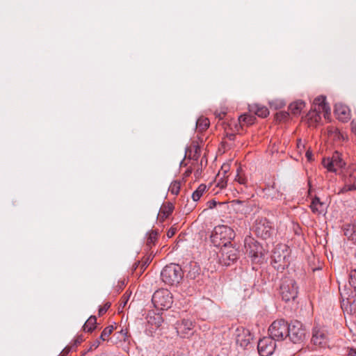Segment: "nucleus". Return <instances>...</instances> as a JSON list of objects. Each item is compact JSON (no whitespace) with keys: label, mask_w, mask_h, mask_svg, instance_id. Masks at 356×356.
<instances>
[{"label":"nucleus","mask_w":356,"mask_h":356,"mask_svg":"<svg viewBox=\"0 0 356 356\" xmlns=\"http://www.w3.org/2000/svg\"><path fill=\"white\" fill-rule=\"evenodd\" d=\"M176 232H177V228L172 227L168 229V231L167 232V236L168 238H172L175 234Z\"/></svg>","instance_id":"e433bc0d"},{"label":"nucleus","mask_w":356,"mask_h":356,"mask_svg":"<svg viewBox=\"0 0 356 356\" xmlns=\"http://www.w3.org/2000/svg\"><path fill=\"white\" fill-rule=\"evenodd\" d=\"M113 325H110V326H108L106 327H105L104 329V330L102 332V334L100 335V339L102 341H106L108 340L109 336L111 335V334L113 332Z\"/></svg>","instance_id":"cd10ccee"},{"label":"nucleus","mask_w":356,"mask_h":356,"mask_svg":"<svg viewBox=\"0 0 356 356\" xmlns=\"http://www.w3.org/2000/svg\"><path fill=\"white\" fill-rule=\"evenodd\" d=\"M174 206L171 203L163 204L160 209V218L163 220L167 218L173 211Z\"/></svg>","instance_id":"4be33fe9"},{"label":"nucleus","mask_w":356,"mask_h":356,"mask_svg":"<svg viewBox=\"0 0 356 356\" xmlns=\"http://www.w3.org/2000/svg\"><path fill=\"white\" fill-rule=\"evenodd\" d=\"M305 106V103L302 100L294 102L289 106V111L294 115H299Z\"/></svg>","instance_id":"aec40b11"},{"label":"nucleus","mask_w":356,"mask_h":356,"mask_svg":"<svg viewBox=\"0 0 356 356\" xmlns=\"http://www.w3.org/2000/svg\"><path fill=\"white\" fill-rule=\"evenodd\" d=\"M150 260L149 258H147L145 261H143L142 264V268H145L149 264Z\"/></svg>","instance_id":"de8ad7c7"},{"label":"nucleus","mask_w":356,"mask_h":356,"mask_svg":"<svg viewBox=\"0 0 356 356\" xmlns=\"http://www.w3.org/2000/svg\"><path fill=\"white\" fill-rule=\"evenodd\" d=\"M252 257H257V253H254V254H252Z\"/></svg>","instance_id":"6e6d98bb"},{"label":"nucleus","mask_w":356,"mask_h":356,"mask_svg":"<svg viewBox=\"0 0 356 356\" xmlns=\"http://www.w3.org/2000/svg\"><path fill=\"white\" fill-rule=\"evenodd\" d=\"M209 120L207 118L201 117L196 122V127L200 131L206 130L209 126Z\"/></svg>","instance_id":"b1692460"},{"label":"nucleus","mask_w":356,"mask_h":356,"mask_svg":"<svg viewBox=\"0 0 356 356\" xmlns=\"http://www.w3.org/2000/svg\"><path fill=\"white\" fill-rule=\"evenodd\" d=\"M154 320L155 321L154 323L156 325V327H159L163 322L162 318L159 316L154 317Z\"/></svg>","instance_id":"58836bf2"},{"label":"nucleus","mask_w":356,"mask_h":356,"mask_svg":"<svg viewBox=\"0 0 356 356\" xmlns=\"http://www.w3.org/2000/svg\"><path fill=\"white\" fill-rule=\"evenodd\" d=\"M343 186L339 190V193H345L356 190V167L353 166L343 172Z\"/></svg>","instance_id":"1a4fd4ad"},{"label":"nucleus","mask_w":356,"mask_h":356,"mask_svg":"<svg viewBox=\"0 0 356 356\" xmlns=\"http://www.w3.org/2000/svg\"><path fill=\"white\" fill-rule=\"evenodd\" d=\"M200 268L197 266H196V264H195L194 266L193 267V269L189 270L188 276L191 279H195L197 275L200 274Z\"/></svg>","instance_id":"7c9ffc66"},{"label":"nucleus","mask_w":356,"mask_h":356,"mask_svg":"<svg viewBox=\"0 0 356 356\" xmlns=\"http://www.w3.org/2000/svg\"><path fill=\"white\" fill-rule=\"evenodd\" d=\"M309 207L315 214H321L325 209V203L321 202L320 198L316 196L312 199Z\"/></svg>","instance_id":"6ab92c4d"},{"label":"nucleus","mask_w":356,"mask_h":356,"mask_svg":"<svg viewBox=\"0 0 356 356\" xmlns=\"http://www.w3.org/2000/svg\"><path fill=\"white\" fill-rule=\"evenodd\" d=\"M97 318L95 316H91L83 325V330L87 332H92L96 327Z\"/></svg>","instance_id":"5701e85b"},{"label":"nucleus","mask_w":356,"mask_h":356,"mask_svg":"<svg viewBox=\"0 0 356 356\" xmlns=\"http://www.w3.org/2000/svg\"><path fill=\"white\" fill-rule=\"evenodd\" d=\"M235 180L240 184H245L247 183L246 177L241 175L239 169L237 170V175H236Z\"/></svg>","instance_id":"473e14b6"},{"label":"nucleus","mask_w":356,"mask_h":356,"mask_svg":"<svg viewBox=\"0 0 356 356\" xmlns=\"http://www.w3.org/2000/svg\"><path fill=\"white\" fill-rule=\"evenodd\" d=\"M325 100L326 97L323 95H320L314 99L312 110L309 113L311 118L315 117V120H317L316 117L320 118L319 113L323 112L325 117L330 113V108Z\"/></svg>","instance_id":"9d476101"},{"label":"nucleus","mask_w":356,"mask_h":356,"mask_svg":"<svg viewBox=\"0 0 356 356\" xmlns=\"http://www.w3.org/2000/svg\"><path fill=\"white\" fill-rule=\"evenodd\" d=\"M200 156V154H193L192 159L195 161H197L198 158Z\"/></svg>","instance_id":"3c124183"},{"label":"nucleus","mask_w":356,"mask_h":356,"mask_svg":"<svg viewBox=\"0 0 356 356\" xmlns=\"http://www.w3.org/2000/svg\"><path fill=\"white\" fill-rule=\"evenodd\" d=\"M265 195H266L267 198L273 200V198H278L280 194L273 186H272L266 188Z\"/></svg>","instance_id":"bb28decb"},{"label":"nucleus","mask_w":356,"mask_h":356,"mask_svg":"<svg viewBox=\"0 0 356 356\" xmlns=\"http://www.w3.org/2000/svg\"><path fill=\"white\" fill-rule=\"evenodd\" d=\"M255 232L258 236L266 239L271 235L272 225L266 218L257 220L255 225Z\"/></svg>","instance_id":"4468645a"},{"label":"nucleus","mask_w":356,"mask_h":356,"mask_svg":"<svg viewBox=\"0 0 356 356\" xmlns=\"http://www.w3.org/2000/svg\"><path fill=\"white\" fill-rule=\"evenodd\" d=\"M191 173H192V169L191 168H188L184 173V176L185 177H189L191 175Z\"/></svg>","instance_id":"09e8293b"},{"label":"nucleus","mask_w":356,"mask_h":356,"mask_svg":"<svg viewBox=\"0 0 356 356\" xmlns=\"http://www.w3.org/2000/svg\"><path fill=\"white\" fill-rule=\"evenodd\" d=\"M207 188V186L205 184H200L198 188L193 193L192 198L193 201L196 202L200 200V198L203 195L204 192Z\"/></svg>","instance_id":"393cba45"},{"label":"nucleus","mask_w":356,"mask_h":356,"mask_svg":"<svg viewBox=\"0 0 356 356\" xmlns=\"http://www.w3.org/2000/svg\"><path fill=\"white\" fill-rule=\"evenodd\" d=\"M235 237L234 230L226 225L216 226L211 235V241L213 245L220 248L232 243Z\"/></svg>","instance_id":"f257e3e1"},{"label":"nucleus","mask_w":356,"mask_h":356,"mask_svg":"<svg viewBox=\"0 0 356 356\" xmlns=\"http://www.w3.org/2000/svg\"><path fill=\"white\" fill-rule=\"evenodd\" d=\"M181 184L178 181H175L171 183L169 187V191L173 195H177L180 191Z\"/></svg>","instance_id":"c85d7f7f"},{"label":"nucleus","mask_w":356,"mask_h":356,"mask_svg":"<svg viewBox=\"0 0 356 356\" xmlns=\"http://www.w3.org/2000/svg\"><path fill=\"white\" fill-rule=\"evenodd\" d=\"M227 178L225 175H223V177H221L218 179V181L216 186L220 188H224L227 186Z\"/></svg>","instance_id":"c9c22d12"},{"label":"nucleus","mask_w":356,"mask_h":356,"mask_svg":"<svg viewBox=\"0 0 356 356\" xmlns=\"http://www.w3.org/2000/svg\"><path fill=\"white\" fill-rule=\"evenodd\" d=\"M312 342L318 347H324L327 345V337L323 328L315 327L312 331Z\"/></svg>","instance_id":"dca6fc26"},{"label":"nucleus","mask_w":356,"mask_h":356,"mask_svg":"<svg viewBox=\"0 0 356 356\" xmlns=\"http://www.w3.org/2000/svg\"><path fill=\"white\" fill-rule=\"evenodd\" d=\"M193 322L189 319H183L177 323L176 330L178 335L182 338H188L193 333Z\"/></svg>","instance_id":"2eb2a0df"},{"label":"nucleus","mask_w":356,"mask_h":356,"mask_svg":"<svg viewBox=\"0 0 356 356\" xmlns=\"http://www.w3.org/2000/svg\"><path fill=\"white\" fill-rule=\"evenodd\" d=\"M289 115L288 112L282 111L276 114V118L280 121H284L289 118Z\"/></svg>","instance_id":"72a5a7b5"},{"label":"nucleus","mask_w":356,"mask_h":356,"mask_svg":"<svg viewBox=\"0 0 356 356\" xmlns=\"http://www.w3.org/2000/svg\"><path fill=\"white\" fill-rule=\"evenodd\" d=\"M149 323H153L152 321V317L149 318V320L148 321Z\"/></svg>","instance_id":"5fc2aeb1"},{"label":"nucleus","mask_w":356,"mask_h":356,"mask_svg":"<svg viewBox=\"0 0 356 356\" xmlns=\"http://www.w3.org/2000/svg\"><path fill=\"white\" fill-rule=\"evenodd\" d=\"M111 307V302H106L102 307L99 309V316L104 315Z\"/></svg>","instance_id":"f704fd0d"},{"label":"nucleus","mask_w":356,"mask_h":356,"mask_svg":"<svg viewBox=\"0 0 356 356\" xmlns=\"http://www.w3.org/2000/svg\"><path fill=\"white\" fill-rule=\"evenodd\" d=\"M349 283L356 291V268L352 269L350 272Z\"/></svg>","instance_id":"c756f323"},{"label":"nucleus","mask_w":356,"mask_h":356,"mask_svg":"<svg viewBox=\"0 0 356 356\" xmlns=\"http://www.w3.org/2000/svg\"><path fill=\"white\" fill-rule=\"evenodd\" d=\"M152 301L157 309L166 310L172 306V296L168 290H158L153 294Z\"/></svg>","instance_id":"39448f33"},{"label":"nucleus","mask_w":356,"mask_h":356,"mask_svg":"<svg viewBox=\"0 0 356 356\" xmlns=\"http://www.w3.org/2000/svg\"><path fill=\"white\" fill-rule=\"evenodd\" d=\"M194 147H195L194 154H200V149L199 147H198V146H197V145H195V146H194Z\"/></svg>","instance_id":"8fccbe9b"},{"label":"nucleus","mask_w":356,"mask_h":356,"mask_svg":"<svg viewBox=\"0 0 356 356\" xmlns=\"http://www.w3.org/2000/svg\"><path fill=\"white\" fill-rule=\"evenodd\" d=\"M99 344H100V341L98 339H97L95 341H94L92 343V345H91V346L90 348V350H95V349H96L99 346Z\"/></svg>","instance_id":"79ce46f5"},{"label":"nucleus","mask_w":356,"mask_h":356,"mask_svg":"<svg viewBox=\"0 0 356 356\" xmlns=\"http://www.w3.org/2000/svg\"><path fill=\"white\" fill-rule=\"evenodd\" d=\"M162 281L170 286L177 285L182 280L184 272L178 264L166 265L161 273Z\"/></svg>","instance_id":"f03ea898"},{"label":"nucleus","mask_w":356,"mask_h":356,"mask_svg":"<svg viewBox=\"0 0 356 356\" xmlns=\"http://www.w3.org/2000/svg\"><path fill=\"white\" fill-rule=\"evenodd\" d=\"M199 173H200V172H199V170H197L195 172V176H198Z\"/></svg>","instance_id":"864d4df0"},{"label":"nucleus","mask_w":356,"mask_h":356,"mask_svg":"<svg viewBox=\"0 0 356 356\" xmlns=\"http://www.w3.org/2000/svg\"><path fill=\"white\" fill-rule=\"evenodd\" d=\"M70 350L71 348L67 346L63 350L59 356H67L68 353L70 352Z\"/></svg>","instance_id":"ea45409f"},{"label":"nucleus","mask_w":356,"mask_h":356,"mask_svg":"<svg viewBox=\"0 0 356 356\" xmlns=\"http://www.w3.org/2000/svg\"><path fill=\"white\" fill-rule=\"evenodd\" d=\"M255 120V116L249 113H245L238 117V122L241 127L252 125L254 123Z\"/></svg>","instance_id":"412c9836"},{"label":"nucleus","mask_w":356,"mask_h":356,"mask_svg":"<svg viewBox=\"0 0 356 356\" xmlns=\"http://www.w3.org/2000/svg\"><path fill=\"white\" fill-rule=\"evenodd\" d=\"M234 335L236 343L243 348H248L254 339L250 331L242 326L236 328Z\"/></svg>","instance_id":"f8f14e48"},{"label":"nucleus","mask_w":356,"mask_h":356,"mask_svg":"<svg viewBox=\"0 0 356 356\" xmlns=\"http://www.w3.org/2000/svg\"><path fill=\"white\" fill-rule=\"evenodd\" d=\"M322 164L327 171L337 173L346 163L341 159V154L338 152H335L332 157L324 158Z\"/></svg>","instance_id":"9b49d317"},{"label":"nucleus","mask_w":356,"mask_h":356,"mask_svg":"<svg viewBox=\"0 0 356 356\" xmlns=\"http://www.w3.org/2000/svg\"><path fill=\"white\" fill-rule=\"evenodd\" d=\"M280 293L285 302L295 300L298 293V286L292 277L285 275L281 279Z\"/></svg>","instance_id":"7ed1b4c3"},{"label":"nucleus","mask_w":356,"mask_h":356,"mask_svg":"<svg viewBox=\"0 0 356 356\" xmlns=\"http://www.w3.org/2000/svg\"><path fill=\"white\" fill-rule=\"evenodd\" d=\"M347 356H356V349L350 348Z\"/></svg>","instance_id":"49530a36"},{"label":"nucleus","mask_w":356,"mask_h":356,"mask_svg":"<svg viewBox=\"0 0 356 356\" xmlns=\"http://www.w3.org/2000/svg\"><path fill=\"white\" fill-rule=\"evenodd\" d=\"M352 131L356 135V120H353L351 122Z\"/></svg>","instance_id":"37998d69"},{"label":"nucleus","mask_w":356,"mask_h":356,"mask_svg":"<svg viewBox=\"0 0 356 356\" xmlns=\"http://www.w3.org/2000/svg\"><path fill=\"white\" fill-rule=\"evenodd\" d=\"M229 167L228 165H223L221 168V170L223 172L224 175L229 171Z\"/></svg>","instance_id":"a18cd8bd"},{"label":"nucleus","mask_w":356,"mask_h":356,"mask_svg":"<svg viewBox=\"0 0 356 356\" xmlns=\"http://www.w3.org/2000/svg\"><path fill=\"white\" fill-rule=\"evenodd\" d=\"M334 113L337 118L341 122H348L350 119V111L349 108L341 104L335 105Z\"/></svg>","instance_id":"f3484780"},{"label":"nucleus","mask_w":356,"mask_h":356,"mask_svg":"<svg viewBox=\"0 0 356 356\" xmlns=\"http://www.w3.org/2000/svg\"><path fill=\"white\" fill-rule=\"evenodd\" d=\"M217 204H218V202L214 200H209L207 202V205L209 209L214 208L217 205Z\"/></svg>","instance_id":"a19ab883"},{"label":"nucleus","mask_w":356,"mask_h":356,"mask_svg":"<svg viewBox=\"0 0 356 356\" xmlns=\"http://www.w3.org/2000/svg\"><path fill=\"white\" fill-rule=\"evenodd\" d=\"M226 138L229 140H234L235 138H236V135L234 134H226Z\"/></svg>","instance_id":"c03bdc74"},{"label":"nucleus","mask_w":356,"mask_h":356,"mask_svg":"<svg viewBox=\"0 0 356 356\" xmlns=\"http://www.w3.org/2000/svg\"><path fill=\"white\" fill-rule=\"evenodd\" d=\"M305 330L300 321H295L289 323L287 337H289L290 341L293 343L302 342L305 338Z\"/></svg>","instance_id":"6e6552de"},{"label":"nucleus","mask_w":356,"mask_h":356,"mask_svg":"<svg viewBox=\"0 0 356 356\" xmlns=\"http://www.w3.org/2000/svg\"><path fill=\"white\" fill-rule=\"evenodd\" d=\"M276 348L275 341L270 337H265L258 341L257 349L261 356L271 355Z\"/></svg>","instance_id":"ddd939ff"},{"label":"nucleus","mask_w":356,"mask_h":356,"mask_svg":"<svg viewBox=\"0 0 356 356\" xmlns=\"http://www.w3.org/2000/svg\"><path fill=\"white\" fill-rule=\"evenodd\" d=\"M238 250L232 243L220 248L218 253L219 263L222 266H229L238 259Z\"/></svg>","instance_id":"423d86ee"},{"label":"nucleus","mask_w":356,"mask_h":356,"mask_svg":"<svg viewBox=\"0 0 356 356\" xmlns=\"http://www.w3.org/2000/svg\"><path fill=\"white\" fill-rule=\"evenodd\" d=\"M130 296H131V293H128L127 292H126L122 296V297L120 299V307L124 308L126 306L127 302L129 300Z\"/></svg>","instance_id":"2f4dec72"},{"label":"nucleus","mask_w":356,"mask_h":356,"mask_svg":"<svg viewBox=\"0 0 356 356\" xmlns=\"http://www.w3.org/2000/svg\"><path fill=\"white\" fill-rule=\"evenodd\" d=\"M249 111L261 118H266L269 115L268 109L266 106L257 104L249 105Z\"/></svg>","instance_id":"a211bd4d"},{"label":"nucleus","mask_w":356,"mask_h":356,"mask_svg":"<svg viewBox=\"0 0 356 356\" xmlns=\"http://www.w3.org/2000/svg\"><path fill=\"white\" fill-rule=\"evenodd\" d=\"M306 156L308 158V159L309 160L311 159L312 154L310 152H307Z\"/></svg>","instance_id":"603ef678"},{"label":"nucleus","mask_w":356,"mask_h":356,"mask_svg":"<svg viewBox=\"0 0 356 356\" xmlns=\"http://www.w3.org/2000/svg\"><path fill=\"white\" fill-rule=\"evenodd\" d=\"M289 325V323L284 319L274 321L268 328L269 337L275 341L285 339L287 337Z\"/></svg>","instance_id":"20e7f679"},{"label":"nucleus","mask_w":356,"mask_h":356,"mask_svg":"<svg viewBox=\"0 0 356 356\" xmlns=\"http://www.w3.org/2000/svg\"><path fill=\"white\" fill-rule=\"evenodd\" d=\"M289 250L286 245H277L273 250L271 257L277 268H284L289 264Z\"/></svg>","instance_id":"0eeeda50"},{"label":"nucleus","mask_w":356,"mask_h":356,"mask_svg":"<svg viewBox=\"0 0 356 356\" xmlns=\"http://www.w3.org/2000/svg\"><path fill=\"white\" fill-rule=\"evenodd\" d=\"M83 341V337L82 335L77 336L74 340V345L77 346L80 344Z\"/></svg>","instance_id":"4c0bfd02"},{"label":"nucleus","mask_w":356,"mask_h":356,"mask_svg":"<svg viewBox=\"0 0 356 356\" xmlns=\"http://www.w3.org/2000/svg\"><path fill=\"white\" fill-rule=\"evenodd\" d=\"M158 234H159L156 230H152L148 234V236H147V240H146V245L148 248H150L152 247V245H153L154 244V243L156 241Z\"/></svg>","instance_id":"a878e982"}]
</instances>
